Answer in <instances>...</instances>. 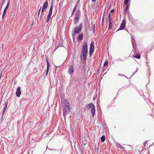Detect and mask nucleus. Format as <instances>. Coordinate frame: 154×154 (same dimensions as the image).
Here are the masks:
<instances>
[{"label":"nucleus","mask_w":154,"mask_h":154,"mask_svg":"<svg viewBox=\"0 0 154 154\" xmlns=\"http://www.w3.org/2000/svg\"><path fill=\"white\" fill-rule=\"evenodd\" d=\"M88 45L86 43H85L82 47V54L80 56L81 59L85 62L86 60V57L88 54Z\"/></svg>","instance_id":"f257e3e1"},{"label":"nucleus","mask_w":154,"mask_h":154,"mask_svg":"<svg viewBox=\"0 0 154 154\" xmlns=\"http://www.w3.org/2000/svg\"><path fill=\"white\" fill-rule=\"evenodd\" d=\"M63 115L65 117L66 116V113L69 112L71 107L67 101L65 100L63 105Z\"/></svg>","instance_id":"f03ea898"},{"label":"nucleus","mask_w":154,"mask_h":154,"mask_svg":"<svg viewBox=\"0 0 154 154\" xmlns=\"http://www.w3.org/2000/svg\"><path fill=\"white\" fill-rule=\"evenodd\" d=\"M89 108L91 109V115L93 117L94 116L95 112V107L94 105L92 103L89 104L88 105Z\"/></svg>","instance_id":"7ed1b4c3"},{"label":"nucleus","mask_w":154,"mask_h":154,"mask_svg":"<svg viewBox=\"0 0 154 154\" xmlns=\"http://www.w3.org/2000/svg\"><path fill=\"white\" fill-rule=\"evenodd\" d=\"M48 2L47 1H46L45 3L43 5V6L42 9L41 11V15L40 16V18H41V16L43 13V11L46 9L47 8L48 6Z\"/></svg>","instance_id":"20e7f679"},{"label":"nucleus","mask_w":154,"mask_h":154,"mask_svg":"<svg viewBox=\"0 0 154 154\" xmlns=\"http://www.w3.org/2000/svg\"><path fill=\"white\" fill-rule=\"evenodd\" d=\"M126 23H125V20L124 19L123 20L121 25L120 26L119 29L117 30L118 31L120 30H122L123 29L125 26Z\"/></svg>","instance_id":"39448f33"},{"label":"nucleus","mask_w":154,"mask_h":154,"mask_svg":"<svg viewBox=\"0 0 154 154\" xmlns=\"http://www.w3.org/2000/svg\"><path fill=\"white\" fill-rule=\"evenodd\" d=\"M82 29V26L80 25L79 27L76 26L75 28V32L76 33L80 32Z\"/></svg>","instance_id":"423d86ee"},{"label":"nucleus","mask_w":154,"mask_h":154,"mask_svg":"<svg viewBox=\"0 0 154 154\" xmlns=\"http://www.w3.org/2000/svg\"><path fill=\"white\" fill-rule=\"evenodd\" d=\"M94 49V43L93 42H91L90 44V49L89 53L90 55H91Z\"/></svg>","instance_id":"0eeeda50"},{"label":"nucleus","mask_w":154,"mask_h":154,"mask_svg":"<svg viewBox=\"0 0 154 154\" xmlns=\"http://www.w3.org/2000/svg\"><path fill=\"white\" fill-rule=\"evenodd\" d=\"M21 94V88L20 87H18L17 89L16 92V95L18 97H19Z\"/></svg>","instance_id":"6e6552de"},{"label":"nucleus","mask_w":154,"mask_h":154,"mask_svg":"<svg viewBox=\"0 0 154 154\" xmlns=\"http://www.w3.org/2000/svg\"><path fill=\"white\" fill-rule=\"evenodd\" d=\"M9 2H8L7 3V4L6 6V7L4 10V12H3V14L2 15V18H3L5 16V14H6L7 9L9 6Z\"/></svg>","instance_id":"1a4fd4ad"},{"label":"nucleus","mask_w":154,"mask_h":154,"mask_svg":"<svg viewBox=\"0 0 154 154\" xmlns=\"http://www.w3.org/2000/svg\"><path fill=\"white\" fill-rule=\"evenodd\" d=\"M74 69L73 66L71 65L70 66L68 70V73L71 74L73 72Z\"/></svg>","instance_id":"9d476101"},{"label":"nucleus","mask_w":154,"mask_h":154,"mask_svg":"<svg viewBox=\"0 0 154 154\" xmlns=\"http://www.w3.org/2000/svg\"><path fill=\"white\" fill-rule=\"evenodd\" d=\"M79 18L78 17H75L74 19V23H76L79 21Z\"/></svg>","instance_id":"9b49d317"},{"label":"nucleus","mask_w":154,"mask_h":154,"mask_svg":"<svg viewBox=\"0 0 154 154\" xmlns=\"http://www.w3.org/2000/svg\"><path fill=\"white\" fill-rule=\"evenodd\" d=\"M105 140V137L104 136H102L101 137V141L102 142H103Z\"/></svg>","instance_id":"f8f14e48"},{"label":"nucleus","mask_w":154,"mask_h":154,"mask_svg":"<svg viewBox=\"0 0 154 154\" xmlns=\"http://www.w3.org/2000/svg\"><path fill=\"white\" fill-rule=\"evenodd\" d=\"M83 35L82 34H80L79 35V39L80 40H82L83 38Z\"/></svg>","instance_id":"ddd939ff"},{"label":"nucleus","mask_w":154,"mask_h":154,"mask_svg":"<svg viewBox=\"0 0 154 154\" xmlns=\"http://www.w3.org/2000/svg\"><path fill=\"white\" fill-rule=\"evenodd\" d=\"M78 4H76L75 7H74V8H73V11H72V14H73V13H74V12H75V11L76 8H77V5Z\"/></svg>","instance_id":"4468645a"},{"label":"nucleus","mask_w":154,"mask_h":154,"mask_svg":"<svg viewBox=\"0 0 154 154\" xmlns=\"http://www.w3.org/2000/svg\"><path fill=\"white\" fill-rule=\"evenodd\" d=\"M134 57L137 59H139L140 58V55L139 54H137L136 55H134Z\"/></svg>","instance_id":"2eb2a0df"},{"label":"nucleus","mask_w":154,"mask_h":154,"mask_svg":"<svg viewBox=\"0 0 154 154\" xmlns=\"http://www.w3.org/2000/svg\"><path fill=\"white\" fill-rule=\"evenodd\" d=\"M52 11H49V13L47 17H51L52 14Z\"/></svg>","instance_id":"dca6fc26"},{"label":"nucleus","mask_w":154,"mask_h":154,"mask_svg":"<svg viewBox=\"0 0 154 154\" xmlns=\"http://www.w3.org/2000/svg\"><path fill=\"white\" fill-rule=\"evenodd\" d=\"M131 38H132V45H133V41L134 40V37L132 36ZM133 48L134 49L135 48L134 46V45H133Z\"/></svg>","instance_id":"f3484780"},{"label":"nucleus","mask_w":154,"mask_h":154,"mask_svg":"<svg viewBox=\"0 0 154 154\" xmlns=\"http://www.w3.org/2000/svg\"><path fill=\"white\" fill-rule=\"evenodd\" d=\"M53 8V4H52L51 5V7L50 8L49 11H52Z\"/></svg>","instance_id":"a211bd4d"},{"label":"nucleus","mask_w":154,"mask_h":154,"mask_svg":"<svg viewBox=\"0 0 154 154\" xmlns=\"http://www.w3.org/2000/svg\"><path fill=\"white\" fill-rule=\"evenodd\" d=\"M112 27V23H109V29H110Z\"/></svg>","instance_id":"6ab92c4d"},{"label":"nucleus","mask_w":154,"mask_h":154,"mask_svg":"<svg viewBox=\"0 0 154 154\" xmlns=\"http://www.w3.org/2000/svg\"><path fill=\"white\" fill-rule=\"evenodd\" d=\"M7 105H8L7 103H5V106L4 107V111H5V110L7 108Z\"/></svg>","instance_id":"aec40b11"},{"label":"nucleus","mask_w":154,"mask_h":154,"mask_svg":"<svg viewBox=\"0 0 154 154\" xmlns=\"http://www.w3.org/2000/svg\"><path fill=\"white\" fill-rule=\"evenodd\" d=\"M129 8V5H127L125 7V12H126L128 10V9Z\"/></svg>","instance_id":"412c9836"},{"label":"nucleus","mask_w":154,"mask_h":154,"mask_svg":"<svg viewBox=\"0 0 154 154\" xmlns=\"http://www.w3.org/2000/svg\"><path fill=\"white\" fill-rule=\"evenodd\" d=\"M47 67L49 68L50 67V64L48 62V61L47 60Z\"/></svg>","instance_id":"4be33fe9"},{"label":"nucleus","mask_w":154,"mask_h":154,"mask_svg":"<svg viewBox=\"0 0 154 154\" xmlns=\"http://www.w3.org/2000/svg\"><path fill=\"white\" fill-rule=\"evenodd\" d=\"M51 17H47V20H46L47 23H48L50 20Z\"/></svg>","instance_id":"5701e85b"},{"label":"nucleus","mask_w":154,"mask_h":154,"mask_svg":"<svg viewBox=\"0 0 154 154\" xmlns=\"http://www.w3.org/2000/svg\"><path fill=\"white\" fill-rule=\"evenodd\" d=\"M108 62L106 61L104 63V66H106L108 65Z\"/></svg>","instance_id":"b1692460"},{"label":"nucleus","mask_w":154,"mask_h":154,"mask_svg":"<svg viewBox=\"0 0 154 154\" xmlns=\"http://www.w3.org/2000/svg\"><path fill=\"white\" fill-rule=\"evenodd\" d=\"M129 1V0H125V5H127L128 3V2Z\"/></svg>","instance_id":"393cba45"},{"label":"nucleus","mask_w":154,"mask_h":154,"mask_svg":"<svg viewBox=\"0 0 154 154\" xmlns=\"http://www.w3.org/2000/svg\"><path fill=\"white\" fill-rule=\"evenodd\" d=\"M118 146L121 149H123L122 146L119 144H118Z\"/></svg>","instance_id":"a878e982"},{"label":"nucleus","mask_w":154,"mask_h":154,"mask_svg":"<svg viewBox=\"0 0 154 154\" xmlns=\"http://www.w3.org/2000/svg\"><path fill=\"white\" fill-rule=\"evenodd\" d=\"M49 69V68L47 67V71H46V75H47V74H48Z\"/></svg>","instance_id":"bb28decb"},{"label":"nucleus","mask_w":154,"mask_h":154,"mask_svg":"<svg viewBox=\"0 0 154 154\" xmlns=\"http://www.w3.org/2000/svg\"><path fill=\"white\" fill-rule=\"evenodd\" d=\"M110 18H111V14L109 13L108 15V19Z\"/></svg>","instance_id":"cd10ccee"},{"label":"nucleus","mask_w":154,"mask_h":154,"mask_svg":"<svg viewBox=\"0 0 154 154\" xmlns=\"http://www.w3.org/2000/svg\"><path fill=\"white\" fill-rule=\"evenodd\" d=\"M109 23H112V22L111 20V18L109 19Z\"/></svg>","instance_id":"c85d7f7f"},{"label":"nucleus","mask_w":154,"mask_h":154,"mask_svg":"<svg viewBox=\"0 0 154 154\" xmlns=\"http://www.w3.org/2000/svg\"><path fill=\"white\" fill-rule=\"evenodd\" d=\"M114 11H115V10L114 9H112L110 11L111 13H113L114 12Z\"/></svg>","instance_id":"c756f323"},{"label":"nucleus","mask_w":154,"mask_h":154,"mask_svg":"<svg viewBox=\"0 0 154 154\" xmlns=\"http://www.w3.org/2000/svg\"><path fill=\"white\" fill-rule=\"evenodd\" d=\"M41 7L40 8L39 11H38V16H39V13H40V12L41 10Z\"/></svg>","instance_id":"7c9ffc66"},{"label":"nucleus","mask_w":154,"mask_h":154,"mask_svg":"<svg viewBox=\"0 0 154 154\" xmlns=\"http://www.w3.org/2000/svg\"><path fill=\"white\" fill-rule=\"evenodd\" d=\"M104 22V17H103L102 20V23H103Z\"/></svg>","instance_id":"2f4dec72"},{"label":"nucleus","mask_w":154,"mask_h":154,"mask_svg":"<svg viewBox=\"0 0 154 154\" xmlns=\"http://www.w3.org/2000/svg\"><path fill=\"white\" fill-rule=\"evenodd\" d=\"M5 111H4V110L3 112H2V114L4 115V114L5 112Z\"/></svg>","instance_id":"473e14b6"},{"label":"nucleus","mask_w":154,"mask_h":154,"mask_svg":"<svg viewBox=\"0 0 154 154\" xmlns=\"http://www.w3.org/2000/svg\"><path fill=\"white\" fill-rule=\"evenodd\" d=\"M96 0H92V2H94Z\"/></svg>","instance_id":"72a5a7b5"},{"label":"nucleus","mask_w":154,"mask_h":154,"mask_svg":"<svg viewBox=\"0 0 154 154\" xmlns=\"http://www.w3.org/2000/svg\"><path fill=\"white\" fill-rule=\"evenodd\" d=\"M94 28H95V25H94Z\"/></svg>","instance_id":"f704fd0d"},{"label":"nucleus","mask_w":154,"mask_h":154,"mask_svg":"<svg viewBox=\"0 0 154 154\" xmlns=\"http://www.w3.org/2000/svg\"><path fill=\"white\" fill-rule=\"evenodd\" d=\"M138 70V69H136V70L137 71Z\"/></svg>","instance_id":"c9c22d12"}]
</instances>
